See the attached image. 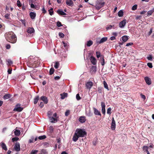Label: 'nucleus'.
Listing matches in <instances>:
<instances>
[{
	"instance_id": "obj_11",
	"label": "nucleus",
	"mask_w": 154,
	"mask_h": 154,
	"mask_svg": "<svg viewBox=\"0 0 154 154\" xmlns=\"http://www.w3.org/2000/svg\"><path fill=\"white\" fill-rule=\"evenodd\" d=\"M40 100H42L45 104H47L48 102V100L47 97L45 96H42L40 97Z\"/></svg>"
},
{
	"instance_id": "obj_37",
	"label": "nucleus",
	"mask_w": 154,
	"mask_h": 154,
	"mask_svg": "<svg viewBox=\"0 0 154 154\" xmlns=\"http://www.w3.org/2000/svg\"><path fill=\"white\" fill-rule=\"evenodd\" d=\"M41 154H46L47 152L45 149H43L41 150Z\"/></svg>"
},
{
	"instance_id": "obj_4",
	"label": "nucleus",
	"mask_w": 154,
	"mask_h": 154,
	"mask_svg": "<svg viewBox=\"0 0 154 154\" xmlns=\"http://www.w3.org/2000/svg\"><path fill=\"white\" fill-rule=\"evenodd\" d=\"M23 110V108L20 106V105L18 104L17 105L14 109V111L20 112Z\"/></svg>"
},
{
	"instance_id": "obj_58",
	"label": "nucleus",
	"mask_w": 154,
	"mask_h": 154,
	"mask_svg": "<svg viewBox=\"0 0 154 154\" xmlns=\"http://www.w3.org/2000/svg\"><path fill=\"white\" fill-rule=\"evenodd\" d=\"M39 106L40 107L42 108L44 106V105L43 102H41L40 103Z\"/></svg>"
},
{
	"instance_id": "obj_21",
	"label": "nucleus",
	"mask_w": 154,
	"mask_h": 154,
	"mask_svg": "<svg viewBox=\"0 0 154 154\" xmlns=\"http://www.w3.org/2000/svg\"><path fill=\"white\" fill-rule=\"evenodd\" d=\"M30 17L32 19H34L36 16V14L33 12H31L29 14Z\"/></svg>"
},
{
	"instance_id": "obj_23",
	"label": "nucleus",
	"mask_w": 154,
	"mask_h": 154,
	"mask_svg": "<svg viewBox=\"0 0 154 154\" xmlns=\"http://www.w3.org/2000/svg\"><path fill=\"white\" fill-rule=\"evenodd\" d=\"M86 115L89 117H90L92 116V113L91 112L89 109L88 111H86Z\"/></svg>"
},
{
	"instance_id": "obj_16",
	"label": "nucleus",
	"mask_w": 154,
	"mask_h": 154,
	"mask_svg": "<svg viewBox=\"0 0 154 154\" xmlns=\"http://www.w3.org/2000/svg\"><path fill=\"white\" fill-rule=\"evenodd\" d=\"M1 147L2 149L5 151H7L8 150L7 147L5 144L3 142H1L0 143Z\"/></svg>"
},
{
	"instance_id": "obj_30",
	"label": "nucleus",
	"mask_w": 154,
	"mask_h": 154,
	"mask_svg": "<svg viewBox=\"0 0 154 154\" xmlns=\"http://www.w3.org/2000/svg\"><path fill=\"white\" fill-rule=\"evenodd\" d=\"M48 11L49 12V14L50 15H52L54 14V11H53V8H51Z\"/></svg>"
},
{
	"instance_id": "obj_60",
	"label": "nucleus",
	"mask_w": 154,
	"mask_h": 154,
	"mask_svg": "<svg viewBox=\"0 0 154 154\" xmlns=\"http://www.w3.org/2000/svg\"><path fill=\"white\" fill-rule=\"evenodd\" d=\"M6 48L7 49H9L11 48V46L9 44H7L6 46Z\"/></svg>"
},
{
	"instance_id": "obj_47",
	"label": "nucleus",
	"mask_w": 154,
	"mask_h": 154,
	"mask_svg": "<svg viewBox=\"0 0 154 154\" xmlns=\"http://www.w3.org/2000/svg\"><path fill=\"white\" fill-rule=\"evenodd\" d=\"M147 58L148 60L151 61L152 60V56L151 55H149V56L147 57Z\"/></svg>"
},
{
	"instance_id": "obj_44",
	"label": "nucleus",
	"mask_w": 154,
	"mask_h": 154,
	"mask_svg": "<svg viewBox=\"0 0 154 154\" xmlns=\"http://www.w3.org/2000/svg\"><path fill=\"white\" fill-rule=\"evenodd\" d=\"M76 99L78 100H79L81 99V98L79 96V94H76Z\"/></svg>"
},
{
	"instance_id": "obj_8",
	"label": "nucleus",
	"mask_w": 154,
	"mask_h": 154,
	"mask_svg": "<svg viewBox=\"0 0 154 154\" xmlns=\"http://www.w3.org/2000/svg\"><path fill=\"white\" fill-rule=\"evenodd\" d=\"M126 23V20H123L120 22L119 23V27L121 28H124L125 26Z\"/></svg>"
},
{
	"instance_id": "obj_41",
	"label": "nucleus",
	"mask_w": 154,
	"mask_h": 154,
	"mask_svg": "<svg viewBox=\"0 0 154 154\" xmlns=\"http://www.w3.org/2000/svg\"><path fill=\"white\" fill-rule=\"evenodd\" d=\"M17 5L18 7H20L22 6L20 2V0H17Z\"/></svg>"
},
{
	"instance_id": "obj_20",
	"label": "nucleus",
	"mask_w": 154,
	"mask_h": 154,
	"mask_svg": "<svg viewBox=\"0 0 154 154\" xmlns=\"http://www.w3.org/2000/svg\"><path fill=\"white\" fill-rule=\"evenodd\" d=\"M94 113L95 115H99L101 116V114L100 112L97 109L95 108H94Z\"/></svg>"
},
{
	"instance_id": "obj_15",
	"label": "nucleus",
	"mask_w": 154,
	"mask_h": 154,
	"mask_svg": "<svg viewBox=\"0 0 154 154\" xmlns=\"http://www.w3.org/2000/svg\"><path fill=\"white\" fill-rule=\"evenodd\" d=\"M144 79L146 83L148 85H150L151 84V79L149 77H145Z\"/></svg>"
},
{
	"instance_id": "obj_52",
	"label": "nucleus",
	"mask_w": 154,
	"mask_h": 154,
	"mask_svg": "<svg viewBox=\"0 0 154 154\" xmlns=\"http://www.w3.org/2000/svg\"><path fill=\"white\" fill-rule=\"evenodd\" d=\"M10 15V14H6L5 15V17L6 19H9V17Z\"/></svg>"
},
{
	"instance_id": "obj_6",
	"label": "nucleus",
	"mask_w": 154,
	"mask_h": 154,
	"mask_svg": "<svg viewBox=\"0 0 154 154\" xmlns=\"http://www.w3.org/2000/svg\"><path fill=\"white\" fill-rule=\"evenodd\" d=\"M116 122L113 117L112 118V121L111 124V128L112 130H115L116 128Z\"/></svg>"
},
{
	"instance_id": "obj_29",
	"label": "nucleus",
	"mask_w": 154,
	"mask_h": 154,
	"mask_svg": "<svg viewBox=\"0 0 154 154\" xmlns=\"http://www.w3.org/2000/svg\"><path fill=\"white\" fill-rule=\"evenodd\" d=\"M118 15L119 17H122L123 16V12L122 10H121L118 12Z\"/></svg>"
},
{
	"instance_id": "obj_19",
	"label": "nucleus",
	"mask_w": 154,
	"mask_h": 154,
	"mask_svg": "<svg viewBox=\"0 0 154 154\" xmlns=\"http://www.w3.org/2000/svg\"><path fill=\"white\" fill-rule=\"evenodd\" d=\"M49 118L51 122L55 123L57 122V119L55 118H54V117H50Z\"/></svg>"
},
{
	"instance_id": "obj_32",
	"label": "nucleus",
	"mask_w": 154,
	"mask_h": 154,
	"mask_svg": "<svg viewBox=\"0 0 154 154\" xmlns=\"http://www.w3.org/2000/svg\"><path fill=\"white\" fill-rule=\"evenodd\" d=\"M8 62V63H7V65H11L13 64V62L12 61H11L10 59H8L6 60Z\"/></svg>"
},
{
	"instance_id": "obj_27",
	"label": "nucleus",
	"mask_w": 154,
	"mask_h": 154,
	"mask_svg": "<svg viewBox=\"0 0 154 154\" xmlns=\"http://www.w3.org/2000/svg\"><path fill=\"white\" fill-rule=\"evenodd\" d=\"M93 44V41L91 40H89L87 42L86 45L88 47H90Z\"/></svg>"
},
{
	"instance_id": "obj_56",
	"label": "nucleus",
	"mask_w": 154,
	"mask_h": 154,
	"mask_svg": "<svg viewBox=\"0 0 154 154\" xmlns=\"http://www.w3.org/2000/svg\"><path fill=\"white\" fill-rule=\"evenodd\" d=\"M102 113L104 115L105 114V108H102L101 109Z\"/></svg>"
},
{
	"instance_id": "obj_33",
	"label": "nucleus",
	"mask_w": 154,
	"mask_h": 154,
	"mask_svg": "<svg viewBox=\"0 0 154 154\" xmlns=\"http://www.w3.org/2000/svg\"><path fill=\"white\" fill-rule=\"evenodd\" d=\"M46 138V136L45 135L40 136L38 137V139L40 140H42L45 139Z\"/></svg>"
},
{
	"instance_id": "obj_38",
	"label": "nucleus",
	"mask_w": 154,
	"mask_h": 154,
	"mask_svg": "<svg viewBox=\"0 0 154 154\" xmlns=\"http://www.w3.org/2000/svg\"><path fill=\"white\" fill-rule=\"evenodd\" d=\"M96 56L97 58H99L101 56V53L100 52L97 51L96 52Z\"/></svg>"
},
{
	"instance_id": "obj_17",
	"label": "nucleus",
	"mask_w": 154,
	"mask_h": 154,
	"mask_svg": "<svg viewBox=\"0 0 154 154\" xmlns=\"http://www.w3.org/2000/svg\"><path fill=\"white\" fill-rule=\"evenodd\" d=\"M66 3L67 5L70 6H72L73 4V2L72 0H67Z\"/></svg>"
},
{
	"instance_id": "obj_26",
	"label": "nucleus",
	"mask_w": 154,
	"mask_h": 154,
	"mask_svg": "<svg viewBox=\"0 0 154 154\" xmlns=\"http://www.w3.org/2000/svg\"><path fill=\"white\" fill-rule=\"evenodd\" d=\"M128 39V36L126 35H124L122 37V40L124 42H126Z\"/></svg>"
},
{
	"instance_id": "obj_39",
	"label": "nucleus",
	"mask_w": 154,
	"mask_h": 154,
	"mask_svg": "<svg viewBox=\"0 0 154 154\" xmlns=\"http://www.w3.org/2000/svg\"><path fill=\"white\" fill-rule=\"evenodd\" d=\"M19 140V138L18 137H15L13 138L12 139V142H14L15 141H17L18 140Z\"/></svg>"
},
{
	"instance_id": "obj_5",
	"label": "nucleus",
	"mask_w": 154,
	"mask_h": 154,
	"mask_svg": "<svg viewBox=\"0 0 154 154\" xmlns=\"http://www.w3.org/2000/svg\"><path fill=\"white\" fill-rule=\"evenodd\" d=\"M14 148L16 151H20V143L18 142H16L15 144Z\"/></svg>"
},
{
	"instance_id": "obj_54",
	"label": "nucleus",
	"mask_w": 154,
	"mask_h": 154,
	"mask_svg": "<svg viewBox=\"0 0 154 154\" xmlns=\"http://www.w3.org/2000/svg\"><path fill=\"white\" fill-rule=\"evenodd\" d=\"M20 21L24 25V26H26V22L24 20L21 19Z\"/></svg>"
},
{
	"instance_id": "obj_48",
	"label": "nucleus",
	"mask_w": 154,
	"mask_h": 154,
	"mask_svg": "<svg viewBox=\"0 0 154 154\" xmlns=\"http://www.w3.org/2000/svg\"><path fill=\"white\" fill-rule=\"evenodd\" d=\"M148 66L150 68H152V64L151 63H147Z\"/></svg>"
},
{
	"instance_id": "obj_42",
	"label": "nucleus",
	"mask_w": 154,
	"mask_h": 154,
	"mask_svg": "<svg viewBox=\"0 0 154 154\" xmlns=\"http://www.w3.org/2000/svg\"><path fill=\"white\" fill-rule=\"evenodd\" d=\"M111 108H109L107 110V113L108 114L110 115L111 114Z\"/></svg>"
},
{
	"instance_id": "obj_12",
	"label": "nucleus",
	"mask_w": 154,
	"mask_h": 154,
	"mask_svg": "<svg viewBox=\"0 0 154 154\" xmlns=\"http://www.w3.org/2000/svg\"><path fill=\"white\" fill-rule=\"evenodd\" d=\"M79 121L81 123L85 122L86 120L85 117L84 116H80L79 119Z\"/></svg>"
},
{
	"instance_id": "obj_7",
	"label": "nucleus",
	"mask_w": 154,
	"mask_h": 154,
	"mask_svg": "<svg viewBox=\"0 0 154 154\" xmlns=\"http://www.w3.org/2000/svg\"><path fill=\"white\" fill-rule=\"evenodd\" d=\"M93 85V83L91 81H89L87 82L85 86L86 88L89 90H90L91 88Z\"/></svg>"
},
{
	"instance_id": "obj_31",
	"label": "nucleus",
	"mask_w": 154,
	"mask_h": 154,
	"mask_svg": "<svg viewBox=\"0 0 154 154\" xmlns=\"http://www.w3.org/2000/svg\"><path fill=\"white\" fill-rule=\"evenodd\" d=\"M103 84L104 88L106 89H107L108 90H109V89L108 88V85L107 84L106 82L105 81H103Z\"/></svg>"
},
{
	"instance_id": "obj_10",
	"label": "nucleus",
	"mask_w": 154,
	"mask_h": 154,
	"mask_svg": "<svg viewBox=\"0 0 154 154\" xmlns=\"http://www.w3.org/2000/svg\"><path fill=\"white\" fill-rule=\"evenodd\" d=\"M142 149L144 152H146L147 154H149L150 153L149 152L148 150L149 149V147L146 146H144L143 147Z\"/></svg>"
},
{
	"instance_id": "obj_55",
	"label": "nucleus",
	"mask_w": 154,
	"mask_h": 154,
	"mask_svg": "<svg viewBox=\"0 0 154 154\" xmlns=\"http://www.w3.org/2000/svg\"><path fill=\"white\" fill-rule=\"evenodd\" d=\"M49 129H50V131L51 133H52L53 132L54 129H53L52 126H50L49 127Z\"/></svg>"
},
{
	"instance_id": "obj_35",
	"label": "nucleus",
	"mask_w": 154,
	"mask_h": 154,
	"mask_svg": "<svg viewBox=\"0 0 154 154\" xmlns=\"http://www.w3.org/2000/svg\"><path fill=\"white\" fill-rule=\"evenodd\" d=\"M54 69L53 68H51L50 69L49 71V74L50 75H51L54 72Z\"/></svg>"
},
{
	"instance_id": "obj_59",
	"label": "nucleus",
	"mask_w": 154,
	"mask_h": 154,
	"mask_svg": "<svg viewBox=\"0 0 154 154\" xmlns=\"http://www.w3.org/2000/svg\"><path fill=\"white\" fill-rule=\"evenodd\" d=\"M140 96L144 100H145L146 99V97L144 95L142 94H140Z\"/></svg>"
},
{
	"instance_id": "obj_34",
	"label": "nucleus",
	"mask_w": 154,
	"mask_h": 154,
	"mask_svg": "<svg viewBox=\"0 0 154 154\" xmlns=\"http://www.w3.org/2000/svg\"><path fill=\"white\" fill-rule=\"evenodd\" d=\"M59 65V63L57 62L55 63V64L54 65V67L55 69H57Z\"/></svg>"
},
{
	"instance_id": "obj_64",
	"label": "nucleus",
	"mask_w": 154,
	"mask_h": 154,
	"mask_svg": "<svg viewBox=\"0 0 154 154\" xmlns=\"http://www.w3.org/2000/svg\"><path fill=\"white\" fill-rule=\"evenodd\" d=\"M12 70L9 69L8 70V74H11V73Z\"/></svg>"
},
{
	"instance_id": "obj_40",
	"label": "nucleus",
	"mask_w": 154,
	"mask_h": 154,
	"mask_svg": "<svg viewBox=\"0 0 154 154\" xmlns=\"http://www.w3.org/2000/svg\"><path fill=\"white\" fill-rule=\"evenodd\" d=\"M38 152V151L37 150H32L30 154H36Z\"/></svg>"
},
{
	"instance_id": "obj_57",
	"label": "nucleus",
	"mask_w": 154,
	"mask_h": 154,
	"mask_svg": "<svg viewBox=\"0 0 154 154\" xmlns=\"http://www.w3.org/2000/svg\"><path fill=\"white\" fill-rule=\"evenodd\" d=\"M48 117L49 118L50 117V116L52 115V113L51 111H49L48 112Z\"/></svg>"
},
{
	"instance_id": "obj_3",
	"label": "nucleus",
	"mask_w": 154,
	"mask_h": 154,
	"mask_svg": "<svg viewBox=\"0 0 154 154\" xmlns=\"http://www.w3.org/2000/svg\"><path fill=\"white\" fill-rule=\"evenodd\" d=\"M105 5V2L103 0H98L96 2L95 8L96 9L99 10L103 7Z\"/></svg>"
},
{
	"instance_id": "obj_51",
	"label": "nucleus",
	"mask_w": 154,
	"mask_h": 154,
	"mask_svg": "<svg viewBox=\"0 0 154 154\" xmlns=\"http://www.w3.org/2000/svg\"><path fill=\"white\" fill-rule=\"evenodd\" d=\"M101 106L102 108H105V104L104 102H102L101 103Z\"/></svg>"
},
{
	"instance_id": "obj_63",
	"label": "nucleus",
	"mask_w": 154,
	"mask_h": 154,
	"mask_svg": "<svg viewBox=\"0 0 154 154\" xmlns=\"http://www.w3.org/2000/svg\"><path fill=\"white\" fill-rule=\"evenodd\" d=\"M92 69L94 71V72H96V68L94 66H93L92 68Z\"/></svg>"
},
{
	"instance_id": "obj_53",
	"label": "nucleus",
	"mask_w": 154,
	"mask_h": 154,
	"mask_svg": "<svg viewBox=\"0 0 154 154\" xmlns=\"http://www.w3.org/2000/svg\"><path fill=\"white\" fill-rule=\"evenodd\" d=\"M69 113H70V111L69 110H67L66 112H65V115L66 116H68L69 114Z\"/></svg>"
},
{
	"instance_id": "obj_13",
	"label": "nucleus",
	"mask_w": 154,
	"mask_h": 154,
	"mask_svg": "<svg viewBox=\"0 0 154 154\" xmlns=\"http://www.w3.org/2000/svg\"><path fill=\"white\" fill-rule=\"evenodd\" d=\"M57 13L60 15H66V13L63 12L62 9H59L57 11Z\"/></svg>"
},
{
	"instance_id": "obj_36",
	"label": "nucleus",
	"mask_w": 154,
	"mask_h": 154,
	"mask_svg": "<svg viewBox=\"0 0 154 154\" xmlns=\"http://www.w3.org/2000/svg\"><path fill=\"white\" fill-rule=\"evenodd\" d=\"M137 5H133L132 8H131V9L132 11H135V10H136L137 9Z\"/></svg>"
},
{
	"instance_id": "obj_25",
	"label": "nucleus",
	"mask_w": 154,
	"mask_h": 154,
	"mask_svg": "<svg viewBox=\"0 0 154 154\" xmlns=\"http://www.w3.org/2000/svg\"><path fill=\"white\" fill-rule=\"evenodd\" d=\"M60 96H61V98L62 99H64L66 97H67V94L65 93H64L63 94H60Z\"/></svg>"
},
{
	"instance_id": "obj_22",
	"label": "nucleus",
	"mask_w": 154,
	"mask_h": 154,
	"mask_svg": "<svg viewBox=\"0 0 154 154\" xmlns=\"http://www.w3.org/2000/svg\"><path fill=\"white\" fill-rule=\"evenodd\" d=\"M11 97V95L9 94H6L3 96V98L4 100L8 99Z\"/></svg>"
},
{
	"instance_id": "obj_46",
	"label": "nucleus",
	"mask_w": 154,
	"mask_h": 154,
	"mask_svg": "<svg viewBox=\"0 0 154 154\" xmlns=\"http://www.w3.org/2000/svg\"><path fill=\"white\" fill-rule=\"evenodd\" d=\"M59 35L61 38H63L64 36V34L62 33L59 32Z\"/></svg>"
},
{
	"instance_id": "obj_62",
	"label": "nucleus",
	"mask_w": 154,
	"mask_h": 154,
	"mask_svg": "<svg viewBox=\"0 0 154 154\" xmlns=\"http://www.w3.org/2000/svg\"><path fill=\"white\" fill-rule=\"evenodd\" d=\"M110 39L111 40H113L116 39V38L115 36H112L110 37Z\"/></svg>"
},
{
	"instance_id": "obj_18",
	"label": "nucleus",
	"mask_w": 154,
	"mask_h": 154,
	"mask_svg": "<svg viewBox=\"0 0 154 154\" xmlns=\"http://www.w3.org/2000/svg\"><path fill=\"white\" fill-rule=\"evenodd\" d=\"M34 29L33 28L29 27L27 29V32L29 33L32 34L34 32Z\"/></svg>"
},
{
	"instance_id": "obj_49",
	"label": "nucleus",
	"mask_w": 154,
	"mask_h": 154,
	"mask_svg": "<svg viewBox=\"0 0 154 154\" xmlns=\"http://www.w3.org/2000/svg\"><path fill=\"white\" fill-rule=\"evenodd\" d=\"M112 27V25H110L107 26L106 27V29L107 30H108L109 29H111Z\"/></svg>"
},
{
	"instance_id": "obj_28",
	"label": "nucleus",
	"mask_w": 154,
	"mask_h": 154,
	"mask_svg": "<svg viewBox=\"0 0 154 154\" xmlns=\"http://www.w3.org/2000/svg\"><path fill=\"white\" fill-rule=\"evenodd\" d=\"M39 97L38 96H36L34 98V104H36L37 103L38 100H39Z\"/></svg>"
},
{
	"instance_id": "obj_9",
	"label": "nucleus",
	"mask_w": 154,
	"mask_h": 154,
	"mask_svg": "<svg viewBox=\"0 0 154 154\" xmlns=\"http://www.w3.org/2000/svg\"><path fill=\"white\" fill-rule=\"evenodd\" d=\"M107 37H104L100 39L99 41H97V43L98 44H100L106 42L107 40Z\"/></svg>"
},
{
	"instance_id": "obj_61",
	"label": "nucleus",
	"mask_w": 154,
	"mask_h": 154,
	"mask_svg": "<svg viewBox=\"0 0 154 154\" xmlns=\"http://www.w3.org/2000/svg\"><path fill=\"white\" fill-rule=\"evenodd\" d=\"M152 12L151 11V10H150V11H148V12H147L148 15H151L152 14Z\"/></svg>"
},
{
	"instance_id": "obj_1",
	"label": "nucleus",
	"mask_w": 154,
	"mask_h": 154,
	"mask_svg": "<svg viewBox=\"0 0 154 154\" xmlns=\"http://www.w3.org/2000/svg\"><path fill=\"white\" fill-rule=\"evenodd\" d=\"M87 134L85 129L77 128L72 137V140L74 142H76L79 137H84Z\"/></svg>"
},
{
	"instance_id": "obj_43",
	"label": "nucleus",
	"mask_w": 154,
	"mask_h": 154,
	"mask_svg": "<svg viewBox=\"0 0 154 154\" xmlns=\"http://www.w3.org/2000/svg\"><path fill=\"white\" fill-rule=\"evenodd\" d=\"M101 60L102 61L101 62V64L102 66H104L105 64V60L103 57L101 58Z\"/></svg>"
},
{
	"instance_id": "obj_45",
	"label": "nucleus",
	"mask_w": 154,
	"mask_h": 154,
	"mask_svg": "<svg viewBox=\"0 0 154 154\" xmlns=\"http://www.w3.org/2000/svg\"><path fill=\"white\" fill-rule=\"evenodd\" d=\"M57 26L58 27L63 26L61 24V23L60 21H58L57 22Z\"/></svg>"
},
{
	"instance_id": "obj_24",
	"label": "nucleus",
	"mask_w": 154,
	"mask_h": 154,
	"mask_svg": "<svg viewBox=\"0 0 154 154\" xmlns=\"http://www.w3.org/2000/svg\"><path fill=\"white\" fill-rule=\"evenodd\" d=\"M15 135L16 136H19L20 134V130L17 129H16L14 131Z\"/></svg>"
},
{
	"instance_id": "obj_50",
	"label": "nucleus",
	"mask_w": 154,
	"mask_h": 154,
	"mask_svg": "<svg viewBox=\"0 0 154 154\" xmlns=\"http://www.w3.org/2000/svg\"><path fill=\"white\" fill-rule=\"evenodd\" d=\"M97 91L99 93H101L102 92V88L101 87L98 88Z\"/></svg>"
},
{
	"instance_id": "obj_2",
	"label": "nucleus",
	"mask_w": 154,
	"mask_h": 154,
	"mask_svg": "<svg viewBox=\"0 0 154 154\" xmlns=\"http://www.w3.org/2000/svg\"><path fill=\"white\" fill-rule=\"evenodd\" d=\"M6 38L9 42L12 43H16L17 41V38L15 35L12 32H9L6 35Z\"/></svg>"
},
{
	"instance_id": "obj_14",
	"label": "nucleus",
	"mask_w": 154,
	"mask_h": 154,
	"mask_svg": "<svg viewBox=\"0 0 154 154\" xmlns=\"http://www.w3.org/2000/svg\"><path fill=\"white\" fill-rule=\"evenodd\" d=\"M90 60L91 63L93 65H95L96 64V60L94 57H91L90 58Z\"/></svg>"
}]
</instances>
